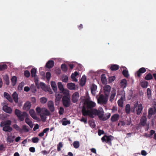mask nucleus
<instances>
[{
	"mask_svg": "<svg viewBox=\"0 0 156 156\" xmlns=\"http://www.w3.org/2000/svg\"><path fill=\"white\" fill-rule=\"evenodd\" d=\"M130 105L129 104H127L126 105L125 108V112L127 114H129L130 112Z\"/></svg>",
	"mask_w": 156,
	"mask_h": 156,
	"instance_id": "33",
	"label": "nucleus"
},
{
	"mask_svg": "<svg viewBox=\"0 0 156 156\" xmlns=\"http://www.w3.org/2000/svg\"><path fill=\"white\" fill-rule=\"evenodd\" d=\"M148 82L145 81H143L141 83V86L143 88H146L147 87Z\"/></svg>",
	"mask_w": 156,
	"mask_h": 156,
	"instance_id": "39",
	"label": "nucleus"
},
{
	"mask_svg": "<svg viewBox=\"0 0 156 156\" xmlns=\"http://www.w3.org/2000/svg\"><path fill=\"white\" fill-rule=\"evenodd\" d=\"M22 130L26 132H28L29 131V129L27 128V126L26 125H23L22 126Z\"/></svg>",
	"mask_w": 156,
	"mask_h": 156,
	"instance_id": "57",
	"label": "nucleus"
},
{
	"mask_svg": "<svg viewBox=\"0 0 156 156\" xmlns=\"http://www.w3.org/2000/svg\"><path fill=\"white\" fill-rule=\"evenodd\" d=\"M80 97L79 93L77 92H74L72 95V101L73 103L77 102L78 101Z\"/></svg>",
	"mask_w": 156,
	"mask_h": 156,
	"instance_id": "8",
	"label": "nucleus"
},
{
	"mask_svg": "<svg viewBox=\"0 0 156 156\" xmlns=\"http://www.w3.org/2000/svg\"><path fill=\"white\" fill-rule=\"evenodd\" d=\"M86 80V78L85 76H83L82 77L80 83L82 86L85 85Z\"/></svg>",
	"mask_w": 156,
	"mask_h": 156,
	"instance_id": "35",
	"label": "nucleus"
},
{
	"mask_svg": "<svg viewBox=\"0 0 156 156\" xmlns=\"http://www.w3.org/2000/svg\"><path fill=\"white\" fill-rule=\"evenodd\" d=\"M108 97H107L106 95L104 96L103 94H101L98 99V102L99 104H105L107 102Z\"/></svg>",
	"mask_w": 156,
	"mask_h": 156,
	"instance_id": "6",
	"label": "nucleus"
},
{
	"mask_svg": "<svg viewBox=\"0 0 156 156\" xmlns=\"http://www.w3.org/2000/svg\"><path fill=\"white\" fill-rule=\"evenodd\" d=\"M30 88L32 92H35L36 91V87L34 85H31Z\"/></svg>",
	"mask_w": 156,
	"mask_h": 156,
	"instance_id": "58",
	"label": "nucleus"
},
{
	"mask_svg": "<svg viewBox=\"0 0 156 156\" xmlns=\"http://www.w3.org/2000/svg\"><path fill=\"white\" fill-rule=\"evenodd\" d=\"M127 83V81L126 79H123L120 82V85L121 87L123 89L125 88L126 86Z\"/></svg>",
	"mask_w": 156,
	"mask_h": 156,
	"instance_id": "27",
	"label": "nucleus"
},
{
	"mask_svg": "<svg viewBox=\"0 0 156 156\" xmlns=\"http://www.w3.org/2000/svg\"><path fill=\"white\" fill-rule=\"evenodd\" d=\"M146 71V69L145 68L142 67L140 68L139 70L137 71L136 74L138 77H140L142 73H144Z\"/></svg>",
	"mask_w": 156,
	"mask_h": 156,
	"instance_id": "11",
	"label": "nucleus"
},
{
	"mask_svg": "<svg viewBox=\"0 0 156 156\" xmlns=\"http://www.w3.org/2000/svg\"><path fill=\"white\" fill-rule=\"evenodd\" d=\"M37 70L35 68H33L31 70V76L32 77H34L35 82L36 85H38V80L37 76L36 75Z\"/></svg>",
	"mask_w": 156,
	"mask_h": 156,
	"instance_id": "7",
	"label": "nucleus"
},
{
	"mask_svg": "<svg viewBox=\"0 0 156 156\" xmlns=\"http://www.w3.org/2000/svg\"><path fill=\"white\" fill-rule=\"evenodd\" d=\"M81 102L83 105L82 109V113L83 116H89L91 118H94V115H98L99 118H102L104 115V111L102 108L97 110L93 108L96 106V103L90 101V98L85 96L80 98Z\"/></svg>",
	"mask_w": 156,
	"mask_h": 156,
	"instance_id": "1",
	"label": "nucleus"
},
{
	"mask_svg": "<svg viewBox=\"0 0 156 156\" xmlns=\"http://www.w3.org/2000/svg\"><path fill=\"white\" fill-rule=\"evenodd\" d=\"M12 85L13 86H15L17 82V78L16 76H13L11 79Z\"/></svg>",
	"mask_w": 156,
	"mask_h": 156,
	"instance_id": "32",
	"label": "nucleus"
},
{
	"mask_svg": "<svg viewBox=\"0 0 156 156\" xmlns=\"http://www.w3.org/2000/svg\"><path fill=\"white\" fill-rule=\"evenodd\" d=\"M61 67L62 71L64 72H66L67 70V67L65 64H62L61 65Z\"/></svg>",
	"mask_w": 156,
	"mask_h": 156,
	"instance_id": "45",
	"label": "nucleus"
},
{
	"mask_svg": "<svg viewBox=\"0 0 156 156\" xmlns=\"http://www.w3.org/2000/svg\"><path fill=\"white\" fill-rule=\"evenodd\" d=\"M67 86V88L70 90H74L76 89L75 84L73 83H68Z\"/></svg>",
	"mask_w": 156,
	"mask_h": 156,
	"instance_id": "22",
	"label": "nucleus"
},
{
	"mask_svg": "<svg viewBox=\"0 0 156 156\" xmlns=\"http://www.w3.org/2000/svg\"><path fill=\"white\" fill-rule=\"evenodd\" d=\"M36 112L38 113H40L41 112H42V109H41V108L39 107H37L36 109Z\"/></svg>",
	"mask_w": 156,
	"mask_h": 156,
	"instance_id": "59",
	"label": "nucleus"
},
{
	"mask_svg": "<svg viewBox=\"0 0 156 156\" xmlns=\"http://www.w3.org/2000/svg\"><path fill=\"white\" fill-rule=\"evenodd\" d=\"M12 126L13 128L20 132H21L22 131V129L17 124H14Z\"/></svg>",
	"mask_w": 156,
	"mask_h": 156,
	"instance_id": "42",
	"label": "nucleus"
},
{
	"mask_svg": "<svg viewBox=\"0 0 156 156\" xmlns=\"http://www.w3.org/2000/svg\"><path fill=\"white\" fill-rule=\"evenodd\" d=\"M116 94V90L115 89L112 88V90L111 92V95H110L109 101L112 102L114 99V98L115 97Z\"/></svg>",
	"mask_w": 156,
	"mask_h": 156,
	"instance_id": "12",
	"label": "nucleus"
},
{
	"mask_svg": "<svg viewBox=\"0 0 156 156\" xmlns=\"http://www.w3.org/2000/svg\"><path fill=\"white\" fill-rule=\"evenodd\" d=\"M54 65V61L53 60H49L46 64L45 67L51 69L53 67Z\"/></svg>",
	"mask_w": 156,
	"mask_h": 156,
	"instance_id": "16",
	"label": "nucleus"
},
{
	"mask_svg": "<svg viewBox=\"0 0 156 156\" xmlns=\"http://www.w3.org/2000/svg\"><path fill=\"white\" fill-rule=\"evenodd\" d=\"M111 87L108 85H105L103 87L105 95L108 97L111 91Z\"/></svg>",
	"mask_w": 156,
	"mask_h": 156,
	"instance_id": "9",
	"label": "nucleus"
},
{
	"mask_svg": "<svg viewBox=\"0 0 156 156\" xmlns=\"http://www.w3.org/2000/svg\"><path fill=\"white\" fill-rule=\"evenodd\" d=\"M68 78L66 75H63L62 76V80L65 83H67L68 82Z\"/></svg>",
	"mask_w": 156,
	"mask_h": 156,
	"instance_id": "43",
	"label": "nucleus"
},
{
	"mask_svg": "<svg viewBox=\"0 0 156 156\" xmlns=\"http://www.w3.org/2000/svg\"><path fill=\"white\" fill-rule=\"evenodd\" d=\"M153 78V76L150 73L147 74L145 76L144 79L147 80H151Z\"/></svg>",
	"mask_w": 156,
	"mask_h": 156,
	"instance_id": "38",
	"label": "nucleus"
},
{
	"mask_svg": "<svg viewBox=\"0 0 156 156\" xmlns=\"http://www.w3.org/2000/svg\"><path fill=\"white\" fill-rule=\"evenodd\" d=\"M119 66L116 64H112L110 67V69L112 71H115L119 69Z\"/></svg>",
	"mask_w": 156,
	"mask_h": 156,
	"instance_id": "29",
	"label": "nucleus"
},
{
	"mask_svg": "<svg viewBox=\"0 0 156 156\" xmlns=\"http://www.w3.org/2000/svg\"><path fill=\"white\" fill-rule=\"evenodd\" d=\"M58 88L61 91L63 90L64 88L63 87V86L61 82H58Z\"/></svg>",
	"mask_w": 156,
	"mask_h": 156,
	"instance_id": "41",
	"label": "nucleus"
},
{
	"mask_svg": "<svg viewBox=\"0 0 156 156\" xmlns=\"http://www.w3.org/2000/svg\"><path fill=\"white\" fill-rule=\"evenodd\" d=\"M115 77L114 76L109 77V82H112L115 80Z\"/></svg>",
	"mask_w": 156,
	"mask_h": 156,
	"instance_id": "61",
	"label": "nucleus"
},
{
	"mask_svg": "<svg viewBox=\"0 0 156 156\" xmlns=\"http://www.w3.org/2000/svg\"><path fill=\"white\" fill-rule=\"evenodd\" d=\"M3 110L5 112L9 114L11 113L12 112V109L11 108L6 105L3 106Z\"/></svg>",
	"mask_w": 156,
	"mask_h": 156,
	"instance_id": "14",
	"label": "nucleus"
},
{
	"mask_svg": "<svg viewBox=\"0 0 156 156\" xmlns=\"http://www.w3.org/2000/svg\"><path fill=\"white\" fill-rule=\"evenodd\" d=\"M56 93L55 94V103L56 105H57L58 104V102L61 100L62 98V96L61 94L58 93L57 92H56Z\"/></svg>",
	"mask_w": 156,
	"mask_h": 156,
	"instance_id": "13",
	"label": "nucleus"
},
{
	"mask_svg": "<svg viewBox=\"0 0 156 156\" xmlns=\"http://www.w3.org/2000/svg\"><path fill=\"white\" fill-rule=\"evenodd\" d=\"M31 107L30 102L29 101H27L24 104L23 109L24 110L28 111Z\"/></svg>",
	"mask_w": 156,
	"mask_h": 156,
	"instance_id": "15",
	"label": "nucleus"
},
{
	"mask_svg": "<svg viewBox=\"0 0 156 156\" xmlns=\"http://www.w3.org/2000/svg\"><path fill=\"white\" fill-rule=\"evenodd\" d=\"M97 89V86L94 84H93L91 87V93L92 95L95 96L96 91Z\"/></svg>",
	"mask_w": 156,
	"mask_h": 156,
	"instance_id": "20",
	"label": "nucleus"
},
{
	"mask_svg": "<svg viewBox=\"0 0 156 156\" xmlns=\"http://www.w3.org/2000/svg\"><path fill=\"white\" fill-rule=\"evenodd\" d=\"M111 116V114L110 113H108L106 114H105V115L102 118H102V120L103 121H105L108 119Z\"/></svg>",
	"mask_w": 156,
	"mask_h": 156,
	"instance_id": "31",
	"label": "nucleus"
},
{
	"mask_svg": "<svg viewBox=\"0 0 156 156\" xmlns=\"http://www.w3.org/2000/svg\"><path fill=\"white\" fill-rule=\"evenodd\" d=\"M15 113L18 118L19 120L21 121H23L25 117H27L28 115L26 112H24L22 113L20 111L17 109L15 110Z\"/></svg>",
	"mask_w": 156,
	"mask_h": 156,
	"instance_id": "2",
	"label": "nucleus"
},
{
	"mask_svg": "<svg viewBox=\"0 0 156 156\" xmlns=\"http://www.w3.org/2000/svg\"><path fill=\"white\" fill-rule=\"evenodd\" d=\"M143 106L142 104H140L138 105L137 108H136V114L139 115H140L143 109Z\"/></svg>",
	"mask_w": 156,
	"mask_h": 156,
	"instance_id": "18",
	"label": "nucleus"
},
{
	"mask_svg": "<svg viewBox=\"0 0 156 156\" xmlns=\"http://www.w3.org/2000/svg\"><path fill=\"white\" fill-rule=\"evenodd\" d=\"M40 117L42 122H45L46 119V117L45 115L42 114V113L40 115Z\"/></svg>",
	"mask_w": 156,
	"mask_h": 156,
	"instance_id": "50",
	"label": "nucleus"
},
{
	"mask_svg": "<svg viewBox=\"0 0 156 156\" xmlns=\"http://www.w3.org/2000/svg\"><path fill=\"white\" fill-rule=\"evenodd\" d=\"M51 86L55 92H57V88L56 83L54 81H52L51 82Z\"/></svg>",
	"mask_w": 156,
	"mask_h": 156,
	"instance_id": "24",
	"label": "nucleus"
},
{
	"mask_svg": "<svg viewBox=\"0 0 156 156\" xmlns=\"http://www.w3.org/2000/svg\"><path fill=\"white\" fill-rule=\"evenodd\" d=\"M48 107L51 112H53L55 111L54 103L52 101H49L48 103Z\"/></svg>",
	"mask_w": 156,
	"mask_h": 156,
	"instance_id": "10",
	"label": "nucleus"
},
{
	"mask_svg": "<svg viewBox=\"0 0 156 156\" xmlns=\"http://www.w3.org/2000/svg\"><path fill=\"white\" fill-rule=\"evenodd\" d=\"M114 139V137L112 135L107 136L104 135L102 137L101 140L103 142H105L110 146L112 145V141Z\"/></svg>",
	"mask_w": 156,
	"mask_h": 156,
	"instance_id": "4",
	"label": "nucleus"
},
{
	"mask_svg": "<svg viewBox=\"0 0 156 156\" xmlns=\"http://www.w3.org/2000/svg\"><path fill=\"white\" fill-rule=\"evenodd\" d=\"M7 68V66L5 64L0 65V71H3Z\"/></svg>",
	"mask_w": 156,
	"mask_h": 156,
	"instance_id": "47",
	"label": "nucleus"
},
{
	"mask_svg": "<svg viewBox=\"0 0 156 156\" xmlns=\"http://www.w3.org/2000/svg\"><path fill=\"white\" fill-rule=\"evenodd\" d=\"M4 97L6 99H7L9 96H10L9 94L7 92H4Z\"/></svg>",
	"mask_w": 156,
	"mask_h": 156,
	"instance_id": "63",
	"label": "nucleus"
},
{
	"mask_svg": "<svg viewBox=\"0 0 156 156\" xmlns=\"http://www.w3.org/2000/svg\"><path fill=\"white\" fill-rule=\"evenodd\" d=\"M64 112V109L62 107H60L59 111V114L60 115H62L63 114Z\"/></svg>",
	"mask_w": 156,
	"mask_h": 156,
	"instance_id": "56",
	"label": "nucleus"
},
{
	"mask_svg": "<svg viewBox=\"0 0 156 156\" xmlns=\"http://www.w3.org/2000/svg\"><path fill=\"white\" fill-rule=\"evenodd\" d=\"M63 94L65 95L64 96H69V90L66 89H64L63 90H62L61 91Z\"/></svg>",
	"mask_w": 156,
	"mask_h": 156,
	"instance_id": "34",
	"label": "nucleus"
},
{
	"mask_svg": "<svg viewBox=\"0 0 156 156\" xmlns=\"http://www.w3.org/2000/svg\"><path fill=\"white\" fill-rule=\"evenodd\" d=\"M148 116L151 117L152 115L155 114L156 112V109L155 108H150L148 110Z\"/></svg>",
	"mask_w": 156,
	"mask_h": 156,
	"instance_id": "19",
	"label": "nucleus"
},
{
	"mask_svg": "<svg viewBox=\"0 0 156 156\" xmlns=\"http://www.w3.org/2000/svg\"><path fill=\"white\" fill-rule=\"evenodd\" d=\"M13 98L16 103L18 102V95L16 92H14L12 95Z\"/></svg>",
	"mask_w": 156,
	"mask_h": 156,
	"instance_id": "25",
	"label": "nucleus"
},
{
	"mask_svg": "<svg viewBox=\"0 0 156 156\" xmlns=\"http://www.w3.org/2000/svg\"><path fill=\"white\" fill-rule=\"evenodd\" d=\"M24 75L26 77L28 78L30 76V73L29 71L26 70L24 71Z\"/></svg>",
	"mask_w": 156,
	"mask_h": 156,
	"instance_id": "53",
	"label": "nucleus"
},
{
	"mask_svg": "<svg viewBox=\"0 0 156 156\" xmlns=\"http://www.w3.org/2000/svg\"><path fill=\"white\" fill-rule=\"evenodd\" d=\"M81 122H83L85 124L87 123V118H85L83 117H82L80 120Z\"/></svg>",
	"mask_w": 156,
	"mask_h": 156,
	"instance_id": "60",
	"label": "nucleus"
},
{
	"mask_svg": "<svg viewBox=\"0 0 156 156\" xmlns=\"http://www.w3.org/2000/svg\"><path fill=\"white\" fill-rule=\"evenodd\" d=\"M63 105L65 108L69 107L71 105V102L69 96H64L62 100Z\"/></svg>",
	"mask_w": 156,
	"mask_h": 156,
	"instance_id": "3",
	"label": "nucleus"
},
{
	"mask_svg": "<svg viewBox=\"0 0 156 156\" xmlns=\"http://www.w3.org/2000/svg\"><path fill=\"white\" fill-rule=\"evenodd\" d=\"M119 118V115L117 114H115L111 117V120L112 122H115L118 120Z\"/></svg>",
	"mask_w": 156,
	"mask_h": 156,
	"instance_id": "21",
	"label": "nucleus"
},
{
	"mask_svg": "<svg viewBox=\"0 0 156 156\" xmlns=\"http://www.w3.org/2000/svg\"><path fill=\"white\" fill-rule=\"evenodd\" d=\"M4 80L5 81V84L7 85H8L9 84V77L7 76H5L4 78Z\"/></svg>",
	"mask_w": 156,
	"mask_h": 156,
	"instance_id": "44",
	"label": "nucleus"
},
{
	"mask_svg": "<svg viewBox=\"0 0 156 156\" xmlns=\"http://www.w3.org/2000/svg\"><path fill=\"white\" fill-rule=\"evenodd\" d=\"M11 121L10 120H5L1 123L0 126H10L11 125Z\"/></svg>",
	"mask_w": 156,
	"mask_h": 156,
	"instance_id": "23",
	"label": "nucleus"
},
{
	"mask_svg": "<svg viewBox=\"0 0 156 156\" xmlns=\"http://www.w3.org/2000/svg\"><path fill=\"white\" fill-rule=\"evenodd\" d=\"M74 147L75 148H78L80 146V143L78 141H76L73 143V144Z\"/></svg>",
	"mask_w": 156,
	"mask_h": 156,
	"instance_id": "40",
	"label": "nucleus"
},
{
	"mask_svg": "<svg viewBox=\"0 0 156 156\" xmlns=\"http://www.w3.org/2000/svg\"><path fill=\"white\" fill-rule=\"evenodd\" d=\"M25 122L31 128L33 127V125L32 122L28 117H27L25 120Z\"/></svg>",
	"mask_w": 156,
	"mask_h": 156,
	"instance_id": "30",
	"label": "nucleus"
},
{
	"mask_svg": "<svg viewBox=\"0 0 156 156\" xmlns=\"http://www.w3.org/2000/svg\"><path fill=\"white\" fill-rule=\"evenodd\" d=\"M29 113L31 116V115H32L33 114H35L34 111L33 109H31L30 110Z\"/></svg>",
	"mask_w": 156,
	"mask_h": 156,
	"instance_id": "64",
	"label": "nucleus"
},
{
	"mask_svg": "<svg viewBox=\"0 0 156 156\" xmlns=\"http://www.w3.org/2000/svg\"><path fill=\"white\" fill-rule=\"evenodd\" d=\"M1 126L3 127V130L6 132H10L12 130V127L10 126Z\"/></svg>",
	"mask_w": 156,
	"mask_h": 156,
	"instance_id": "17",
	"label": "nucleus"
},
{
	"mask_svg": "<svg viewBox=\"0 0 156 156\" xmlns=\"http://www.w3.org/2000/svg\"><path fill=\"white\" fill-rule=\"evenodd\" d=\"M147 121V118L145 116H142L140 119V123L141 125L143 126H144Z\"/></svg>",
	"mask_w": 156,
	"mask_h": 156,
	"instance_id": "28",
	"label": "nucleus"
},
{
	"mask_svg": "<svg viewBox=\"0 0 156 156\" xmlns=\"http://www.w3.org/2000/svg\"><path fill=\"white\" fill-rule=\"evenodd\" d=\"M63 147V145L62 142H59L57 145V150L58 151H60L61 150V148Z\"/></svg>",
	"mask_w": 156,
	"mask_h": 156,
	"instance_id": "52",
	"label": "nucleus"
},
{
	"mask_svg": "<svg viewBox=\"0 0 156 156\" xmlns=\"http://www.w3.org/2000/svg\"><path fill=\"white\" fill-rule=\"evenodd\" d=\"M47 101V99L45 97H42L40 98V102L42 104L45 103Z\"/></svg>",
	"mask_w": 156,
	"mask_h": 156,
	"instance_id": "49",
	"label": "nucleus"
},
{
	"mask_svg": "<svg viewBox=\"0 0 156 156\" xmlns=\"http://www.w3.org/2000/svg\"><path fill=\"white\" fill-rule=\"evenodd\" d=\"M66 118H64L63 119L62 124L64 126H66L68 124H70V121L69 120H65L64 121V120H66Z\"/></svg>",
	"mask_w": 156,
	"mask_h": 156,
	"instance_id": "36",
	"label": "nucleus"
},
{
	"mask_svg": "<svg viewBox=\"0 0 156 156\" xmlns=\"http://www.w3.org/2000/svg\"><path fill=\"white\" fill-rule=\"evenodd\" d=\"M32 140L34 143H37L39 140V139L37 137H34L32 138Z\"/></svg>",
	"mask_w": 156,
	"mask_h": 156,
	"instance_id": "51",
	"label": "nucleus"
},
{
	"mask_svg": "<svg viewBox=\"0 0 156 156\" xmlns=\"http://www.w3.org/2000/svg\"><path fill=\"white\" fill-rule=\"evenodd\" d=\"M101 81L102 83H105L106 81V79L105 74H102L101 76Z\"/></svg>",
	"mask_w": 156,
	"mask_h": 156,
	"instance_id": "46",
	"label": "nucleus"
},
{
	"mask_svg": "<svg viewBox=\"0 0 156 156\" xmlns=\"http://www.w3.org/2000/svg\"><path fill=\"white\" fill-rule=\"evenodd\" d=\"M122 73L124 76L126 77H128L129 76L128 71L126 69H124L122 72Z\"/></svg>",
	"mask_w": 156,
	"mask_h": 156,
	"instance_id": "48",
	"label": "nucleus"
},
{
	"mask_svg": "<svg viewBox=\"0 0 156 156\" xmlns=\"http://www.w3.org/2000/svg\"><path fill=\"white\" fill-rule=\"evenodd\" d=\"M47 79L48 80L50 79L51 77V74L49 72H47L46 73Z\"/></svg>",
	"mask_w": 156,
	"mask_h": 156,
	"instance_id": "55",
	"label": "nucleus"
},
{
	"mask_svg": "<svg viewBox=\"0 0 156 156\" xmlns=\"http://www.w3.org/2000/svg\"><path fill=\"white\" fill-rule=\"evenodd\" d=\"M42 114L46 116H49L51 114L50 112L45 108H42Z\"/></svg>",
	"mask_w": 156,
	"mask_h": 156,
	"instance_id": "26",
	"label": "nucleus"
},
{
	"mask_svg": "<svg viewBox=\"0 0 156 156\" xmlns=\"http://www.w3.org/2000/svg\"><path fill=\"white\" fill-rule=\"evenodd\" d=\"M7 141L9 143H13L14 142V140L12 139V135L8 136L7 138Z\"/></svg>",
	"mask_w": 156,
	"mask_h": 156,
	"instance_id": "37",
	"label": "nucleus"
},
{
	"mask_svg": "<svg viewBox=\"0 0 156 156\" xmlns=\"http://www.w3.org/2000/svg\"><path fill=\"white\" fill-rule=\"evenodd\" d=\"M76 76L73 75V73L71 75V78L73 79V80L75 82H77L78 80L76 78Z\"/></svg>",
	"mask_w": 156,
	"mask_h": 156,
	"instance_id": "62",
	"label": "nucleus"
},
{
	"mask_svg": "<svg viewBox=\"0 0 156 156\" xmlns=\"http://www.w3.org/2000/svg\"><path fill=\"white\" fill-rule=\"evenodd\" d=\"M119 95H121V96L120 99L118 101V104L119 106L122 107L123 106V101L125 100V94L124 90L120 92Z\"/></svg>",
	"mask_w": 156,
	"mask_h": 156,
	"instance_id": "5",
	"label": "nucleus"
},
{
	"mask_svg": "<svg viewBox=\"0 0 156 156\" xmlns=\"http://www.w3.org/2000/svg\"><path fill=\"white\" fill-rule=\"evenodd\" d=\"M155 133V131L153 130H151L150 131V134L147 135V136L149 137H151V136Z\"/></svg>",
	"mask_w": 156,
	"mask_h": 156,
	"instance_id": "54",
	"label": "nucleus"
}]
</instances>
